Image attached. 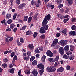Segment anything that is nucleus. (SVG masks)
<instances>
[{
    "label": "nucleus",
    "instance_id": "obj_53",
    "mask_svg": "<svg viewBox=\"0 0 76 76\" xmlns=\"http://www.w3.org/2000/svg\"><path fill=\"white\" fill-rule=\"evenodd\" d=\"M6 32H7V31H12L11 28H7V29H6Z\"/></svg>",
    "mask_w": 76,
    "mask_h": 76
},
{
    "label": "nucleus",
    "instance_id": "obj_22",
    "mask_svg": "<svg viewBox=\"0 0 76 76\" xmlns=\"http://www.w3.org/2000/svg\"><path fill=\"white\" fill-rule=\"evenodd\" d=\"M8 71L10 73H14V71H15V68H13L9 70Z\"/></svg>",
    "mask_w": 76,
    "mask_h": 76
},
{
    "label": "nucleus",
    "instance_id": "obj_49",
    "mask_svg": "<svg viewBox=\"0 0 76 76\" xmlns=\"http://www.w3.org/2000/svg\"><path fill=\"white\" fill-rule=\"evenodd\" d=\"M15 54V53L14 52H12L11 53L10 56L11 57H13L14 55Z\"/></svg>",
    "mask_w": 76,
    "mask_h": 76
},
{
    "label": "nucleus",
    "instance_id": "obj_33",
    "mask_svg": "<svg viewBox=\"0 0 76 76\" xmlns=\"http://www.w3.org/2000/svg\"><path fill=\"white\" fill-rule=\"evenodd\" d=\"M17 43L18 46H22V44H21L18 40H17Z\"/></svg>",
    "mask_w": 76,
    "mask_h": 76
},
{
    "label": "nucleus",
    "instance_id": "obj_46",
    "mask_svg": "<svg viewBox=\"0 0 76 76\" xmlns=\"http://www.w3.org/2000/svg\"><path fill=\"white\" fill-rule=\"evenodd\" d=\"M35 5H36V7H39V6H41V4L38 3L37 2V3L36 2Z\"/></svg>",
    "mask_w": 76,
    "mask_h": 76
},
{
    "label": "nucleus",
    "instance_id": "obj_5",
    "mask_svg": "<svg viewBox=\"0 0 76 76\" xmlns=\"http://www.w3.org/2000/svg\"><path fill=\"white\" fill-rule=\"evenodd\" d=\"M59 59V56H57L56 58L54 60V61H56L54 65L55 66H57L58 64H59V62H58V60Z\"/></svg>",
    "mask_w": 76,
    "mask_h": 76
},
{
    "label": "nucleus",
    "instance_id": "obj_35",
    "mask_svg": "<svg viewBox=\"0 0 76 76\" xmlns=\"http://www.w3.org/2000/svg\"><path fill=\"white\" fill-rule=\"evenodd\" d=\"M17 59L18 57H17V56L15 55L13 58V60L15 61V60H16Z\"/></svg>",
    "mask_w": 76,
    "mask_h": 76
},
{
    "label": "nucleus",
    "instance_id": "obj_16",
    "mask_svg": "<svg viewBox=\"0 0 76 76\" xmlns=\"http://www.w3.org/2000/svg\"><path fill=\"white\" fill-rule=\"evenodd\" d=\"M28 48L30 50H34V47L32 44H30L28 45Z\"/></svg>",
    "mask_w": 76,
    "mask_h": 76
},
{
    "label": "nucleus",
    "instance_id": "obj_24",
    "mask_svg": "<svg viewBox=\"0 0 76 76\" xmlns=\"http://www.w3.org/2000/svg\"><path fill=\"white\" fill-rule=\"evenodd\" d=\"M48 60L50 61V62H51V63H54L55 61L54 60L53 61V58H48Z\"/></svg>",
    "mask_w": 76,
    "mask_h": 76
},
{
    "label": "nucleus",
    "instance_id": "obj_52",
    "mask_svg": "<svg viewBox=\"0 0 76 76\" xmlns=\"http://www.w3.org/2000/svg\"><path fill=\"white\" fill-rule=\"evenodd\" d=\"M20 41L22 43H23L24 42V40H23V38H20Z\"/></svg>",
    "mask_w": 76,
    "mask_h": 76
},
{
    "label": "nucleus",
    "instance_id": "obj_56",
    "mask_svg": "<svg viewBox=\"0 0 76 76\" xmlns=\"http://www.w3.org/2000/svg\"><path fill=\"white\" fill-rule=\"evenodd\" d=\"M61 34L59 33H57L56 34V36L57 37H59L60 36Z\"/></svg>",
    "mask_w": 76,
    "mask_h": 76
},
{
    "label": "nucleus",
    "instance_id": "obj_38",
    "mask_svg": "<svg viewBox=\"0 0 76 76\" xmlns=\"http://www.w3.org/2000/svg\"><path fill=\"white\" fill-rule=\"evenodd\" d=\"M30 58V57L29 56L26 57L24 58V60H26V61L28 60H29Z\"/></svg>",
    "mask_w": 76,
    "mask_h": 76
},
{
    "label": "nucleus",
    "instance_id": "obj_12",
    "mask_svg": "<svg viewBox=\"0 0 76 76\" xmlns=\"http://www.w3.org/2000/svg\"><path fill=\"white\" fill-rule=\"evenodd\" d=\"M70 35L71 36H76V32L74 31H71L69 33Z\"/></svg>",
    "mask_w": 76,
    "mask_h": 76
},
{
    "label": "nucleus",
    "instance_id": "obj_63",
    "mask_svg": "<svg viewBox=\"0 0 76 76\" xmlns=\"http://www.w3.org/2000/svg\"><path fill=\"white\" fill-rule=\"evenodd\" d=\"M60 12L61 13H63V12H64V9L63 8L61 9L60 10Z\"/></svg>",
    "mask_w": 76,
    "mask_h": 76
},
{
    "label": "nucleus",
    "instance_id": "obj_36",
    "mask_svg": "<svg viewBox=\"0 0 76 76\" xmlns=\"http://www.w3.org/2000/svg\"><path fill=\"white\" fill-rule=\"evenodd\" d=\"M28 18V16H25L24 17V21H27V19Z\"/></svg>",
    "mask_w": 76,
    "mask_h": 76
},
{
    "label": "nucleus",
    "instance_id": "obj_20",
    "mask_svg": "<svg viewBox=\"0 0 76 76\" xmlns=\"http://www.w3.org/2000/svg\"><path fill=\"white\" fill-rule=\"evenodd\" d=\"M69 56L66 55V54L64 55L63 56V58H64L65 59H68V58H69Z\"/></svg>",
    "mask_w": 76,
    "mask_h": 76
},
{
    "label": "nucleus",
    "instance_id": "obj_42",
    "mask_svg": "<svg viewBox=\"0 0 76 76\" xmlns=\"http://www.w3.org/2000/svg\"><path fill=\"white\" fill-rule=\"evenodd\" d=\"M16 2L17 4L18 5L20 4V0H16Z\"/></svg>",
    "mask_w": 76,
    "mask_h": 76
},
{
    "label": "nucleus",
    "instance_id": "obj_26",
    "mask_svg": "<svg viewBox=\"0 0 76 76\" xmlns=\"http://www.w3.org/2000/svg\"><path fill=\"white\" fill-rule=\"evenodd\" d=\"M37 35H38V33L37 32H34L33 34V37L34 38H36Z\"/></svg>",
    "mask_w": 76,
    "mask_h": 76
},
{
    "label": "nucleus",
    "instance_id": "obj_64",
    "mask_svg": "<svg viewBox=\"0 0 76 76\" xmlns=\"http://www.w3.org/2000/svg\"><path fill=\"white\" fill-rule=\"evenodd\" d=\"M51 5H51V4L50 3H48L47 5L48 7H49L50 8Z\"/></svg>",
    "mask_w": 76,
    "mask_h": 76
},
{
    "label": "nucleus",
    "instance_id": "obj_61",
    "mask_svg": "<svg viewBox=\"0 0 76 76\" xmlns=\"http://www.w3.org/2000/svg\"><path fill=\"white\" fill-rule=\"evenodd\" d=\"M26 56V53H24L23 54V58H25Z\"/></svg>",
    "mask_w": 76,
    "mask_h": 76
},
{
    "label": "nucleus",
    "instance_id": "obj_59",
    "mask_svg": "<svg viewBox=\"0 0 76 76\" xmlns=\"http://www.w3.org/2000/svg\"><path fill=\"white\" fill-rule=\"evenodd\" d=\"M39 49L40 51H43V48H42V47H40L39 48Z\"/></svg>",
    "mask_w": 76,
    "mask_h": 76
},
{
    "label": "nucleus",
    "instance_id": "obj_30",
    "mask_svg": "<svg viewBox=\"0 0 76 76\" xmlns=\"http://www.w3.org/2000/svg\"><path fill=\"white\" fill-rule=\"evenodd\" d=\"M15 27V25L13 23H12L10 24V28H11V29H13Z\"/></svg>",
    "mask_w": 76,
    "mask_h": 76
},
{
    "label": "nucleus",
    "instance_id": "obj_47",
    "mask_svg": "<svg viewBox=\"0 0 76 76\" xmlns=\"http://www.w3.org/2000/svg\"><path fill=\"white\" fill-rule=\"evenodd\" d=\"M26 54L27 56H31V52L30 51H28Z\"/></svg>",
    "mask_w": 76,
    "mask_h": 76
},
{
    "label": "nucleus",
    "instance_id": "obj_9",
    "mask_svg": "<svg viewBox=\"0 0 76 76\" xmlns=\"http://www.w3.org/2000/svg\"><path fill=\"white\" fill-rule=\"evenodd\" d=\"M46 54L47 56L49 57H53V53L49 50H48L47 51Z\"/></svg>",
    "mask_w": 76,
    "mask_h": 76
},
{
    "label": "nucleus",
    "instance_id": "obj_6",
    "mask_svg": "<svg viewBox=\"0 0 76 76\" xmlns=\"http://www.w3.org/2000/svg\"><path fill=\"white\" fill-rule=\"evenodd\" d=\"M58 39H55L51 45V47L55 46L58 43Z\"/></svg>",
    "mask_w": 76,
    "mask_h": 76
},
{
    "label": "nucleus",
    "instance_id": "obj_39",
    "mask_svg": "<svg viewBox=\"0 0 76 76\" xmlns=\"http://www.w3.org/2000/svg\"><path fill=\"white\" fill-rule=\"evenodd\" d=\"M12 22V20L11 19H9L8 20L7 23L8 24H10Z\"/></svg>",
    "mask_w": 76,
    "mask_h": 76
},
{
    "label": "nucleus",
    "instance_id": "obj_8",
    "mask_svg": "<svg viewBox=\"0 0 76 76\" xmlns=\"http://www.w3.org/2000/svg\"><path fill=\"white\" fill-rule=\"evenodd\" d=\"M59 43L62 45V46H64L66 44H67V42L66 40L64 41V40H62L59 42Z\"/></svg>",
    "mask_w": 76,
    "mask_h": 76
},
{
    "label": "nucleus",
    "instance_id": "obj_43",
    "mask_svg": "<svg viewBox=\"0 0 76 76\" xmlns=\"http://www.w3.org/2000/svg\"><path fill=\"white\" fill-rule=\"evenodd\" d=\"M69 20V18H68L66 19H65L64 20V23H66L67 21H68Z\"/></svg>",
    "mask_w": 76,
    "mask_h": 76
},
{
    "label": "nucleus",
    "instance_id": "obj_54",
    "mask_svg": "<svg viewBox=\"0 0 76 76\" xmlns=\"http://www.w3.org/2000/svg\"><path fill=\"white\" fill-rule=\"evenodd\" d=\"M66 69L67 70H69L70 69V67L69 66L67 65L66 66Z\"/></svg>",
    "mask_w": 76,
    "mask_h": 76
},
{
    "label": "nucleus",
    "instance_id": "obj_3",
    "mask_svg": "<svg viewBox=\"0 0 76 76\" xmlns=\"http://www.w3.org/2000/svg\"><path fill=\"white\" fill-rule=\"evenodd\" d=\"M50 19H51V15L50 14H48L47 15L45 16L43 22L48 23V21H49L50 20Z\"/></svg>",
    "mask_w": 76,
    "mask_h": 76
},
{
    "label": "nucleus",
    "instance_id": "obj_23",
    "mask_svg": "<svg viewBox=\"0 0 76 76\" xmlns=\"http://www.w3.org/2000/svg\"><path fill=\"white\" fill-rule=\"evenodd\" d=\"M32 64L33 66H35L37 64V61L36 60H34L32 62Z\"/></svg>",
    "mask_w": 76,
    "mask_h": 76
},
{
    "label": "nucleus",
    "instance_id": "obj_58",
    "mask_svg": "<svg viewBox=\"0 0 76 76\" xmlns=\"http://www.w3.org/2000/svg\"><path fill=\"white\" fill-rule=\"evenodd\" d=\"M50 8H51V9H53L54 8V5H51Z\"/></svg>",
    "mask_w": 76,
    "mask_h": 76
},
{
    "label": "nucleus",
    "instance_id": "obj_37",
    "mask_svg": "<svg viewBox=\"0 0 76 76\" xmlns=\"http://www.w3.org/2000/svg\"><path fill=\"white\" fill-rule=\"evenodd\" d=\"M38 16L37 15H34L33 16V18L34 20H37V18H38Z\"/></svg>",
    "mask_w": 76,
    "mask_h": 76
},
{
    "label": "nucleus",
    "instance_id": "obj_21",
    "mask_svg": "<svg viewBox=\"0 0 76 76\" xmlns=\"http://www.w3.org/2000/svg\"><path fill=\"white\" fill-rule=\"evenodd\" d=\"M75 58V56L74 55H72L69 56V58L70 60H73Z\"/></svg>",
    "mask_w": 76,
    "mask_h": 76
},
{
    "label": "nucleus",
    "instance_id": "obj_62",
    "mask_svg": "<svg viewBox=\"0 0 76 76\" xmlns=\"http://www.w3.org/2000/svg\"><path fill=\"white\" fill-rule=\"evenodd\" d=\"M62 7H63V4H60L58 6L59 9H61Z\"/></svg>",
    "mask_w": 76,
    "mask_h": 76
},
{
    "label": "nucleus",
    "instance_id": "obj_11",
    "mask_svg": "<svg viewBox=\"0 0 76 76\" xmlns=\"http://www.w3.org/2000/svg\"><path fill=\"white\" fill-rule=\"evenodd\" d=\"M26 5V4H22L18 6V9H19V10L23 8V7L25 6Z\"/></svg>",
    "mask_w": 76,
    "mask_h": 76
},
{
    "label": "nucleus",
    "instance_id": "obj_51",
    "mask_svg": "<svg viewBox=\"0 0 76 76\" xmlns=\"http://www.w3.org/2000/svg\"><path fill=\"white\" fill-rule=\"evenodd\" d=\"M3 61L4 62H5V63H6V62L8 61V59L7 58H4L3 60Z\"/></svg>",
    "mask_w": 76,
    "mask_h": 76
},
{
    "label": "nucleus",
    "instance_id": "obj_29",
    "mask_svg": "<svg viewBox=\"0 0 76 76\" xmlns=\"http://www.w3.org/2000/svg\"><path fill=\"white\" fill-rule=\"evenodd\" d=\"M35 58V56H32L30 59V60L31 61H33V60H34Z\"/></svg>",
    "mask_w": 76,
    "mask_h": 76
},
{
    "label": "nucleus",
    "instance_id": "obj_15",
    "mask_svg": "<svg viewBox=\"0 0 76 76\" xmlns=\"http://www.w3.org/2000/svg\"><path fill=\"white\" fill-rule=\"evenodd\" d=\"M31 73L33 74V75L35 76H37V75H38V72L37 71H35V70H33L31 72Z\"/></svg>",
    "mask_w": 76,
    "mask_h": 76
},
{
    "label": "nucleus",
    "instance_id": "obj_34",
    "mask_svg": "<svg viewBox=\"0 0 76 76\" xmlns=\"http://www.w3.org/2000/svg\"><path fill=\"white\" fill-rule=\"evenodd\" d=\"M68 2V3L69 4H72L73 3V1L72 0H67Z\"/></svg>",
    "mask_w": 76,
    "mask_h": 76
},
{
    "label": "nucleus",
    "instance_id": "obj_25",
    "mask_svg": "<svg viewBox=\"0 0 76 76\" xmlns=\"http://www.w3.org/2000/svg\"><path fill=\"white\" fill-rule=\"evenodd\" d=\"M32 17L30 16L29 17L28 20V23H30L32 21Z\"/></svg>",
    "mask_w": 76,
    "mask_h": 76
},
{
    "label": "nucleus",
    "instance_id": "obj_14",
    "mask_svg": "<svg viewBox=\"0 0 76 76\" xmlns=\"http://www.w3.org/2000/svg\"><path fill=\"white\" fill-rule=\"evenodd\" d=\"M64 50L65 52H67L69 50V45H66L65 46Z\"/></svg>",
    "mask_w": 76,
    "mask_h": 76
},
{
    "label": "nucleus",
    "instance_id": "obj_4",
    "mask_svg": "<svg viewBox=\"0 0 76 76\" xmlns=\"http://www.w3.org/2000/svg\"><path fill=\"white\" fill-rule=\"evenodd\" d=\"M47 24V23L46 22L43 21L42 22V26H43L42 27L45 30H48V26Z\"/></svg>",
    "mask_w": 76,
    "mask_h": 76
},
{
    "label": "nucleus",
    "instance_id": "obj_13",
    "mask_svg": "<svg viewBox=\"0 0 76 76\" xmlns=\"http://www.w3.org/2000/svg\"><path fill=\"white\" fill-rule=\"evenodd\" d=\"M39 32L41 34H44L45 32V30L44 29L43 27H42L40 29Z\"/></svg>",
    "mask_w": 76,
    "mask_h": 76
},
{
    "label": "nucleus",
    "instance_id": "obj_27",
    "mask_svg": "<svg viewBox=\"0 0 76 76\" xmlns=\"http://www.w3.org/2000/svg\"><path fill=\"white\" fill-rule=\"evenodd\" d=\"M6 17L7 19H10L11 18V14H7Z\"/></svg>",
    "mask_w": 76,
    "mask_h": 76
},
{
    "label": "nucleus",
    "instance_id": "obj_28",
    "mask_svg": "<svg viewBox=\"0 0 76 76\" xmlns=\"http://www.w3.org/2000/svg\"><path fill=\"white\" fill-rule=\"evenodd\" d=\"M36 3V2H35L34 0H33L31 1V4L32 6H34Z\"/></svg>",
    "mask_w": 76,
    "mask_h": 76
},
{
    "label": "nucleus",
    "instance_id": "obj_40",
    "mask_svg": "<svg viewBox=\"0 0 76 76\" xmlns=\"http://www.w3.org/2000/svg\"><path fill=\"white\" fill-rule=\"evenodd\" d=\"M35 53L37 54H38V53H39V50L38 48H37L35 50Z\"/></svg>",
    "mask_w": 76,
    "mask_h": 76
},
{
    "label": "nucleus",
    "instance_id": "obj_7",
    "mask_svg": "<svg viewBox=\"0 0 76 76\" xmlns=\"http://www.w3.org/2000/svg\"><path fill=\"white\" fill-rule=\"evenodd\" d=\"M59 52L61 56H63L64 53V50L63 48L62 47H60L59 49Z\"/></svg>",
    "mask_w": 76,
    "mask_h": 76
},
{
    "label": "nucleus",
    "instance_id": "obj_45",
    "mask_svg": "<svg viewBox=\"0 0 76 76\" xmlns=\"http://www.w3.org/2000/svg\"><path fill=\"white\" fill-rule=\"evenodd\" d=\"M67 30L66 29H64L63 31H62V32L64 34H66Z\"/></svg>",
    "mask_w": 76,
    "mask_h": 76
},
{
    "label": "nucleus",
    "instance_id": "obj_10",
    "mask_svg": "<svg viewBox=\"0 0 76 76\" xmlns=\"http://www.w3.org/2000/svg\"><path fill=\"white\" fill-rule=\"evenodd\" d=\"M64 71V68H63V67L62 66H61L59 68H58L57 70V71L58 72H60V73H61V72H63Z\"/></svg>",
    "mask_w": 76,
    "mask_h": 76
},
{
    "label": "nucleus",
    "instance_id": "obj_50",
    "mask_svg": "<svg viewBox=\"0 0 76 76\" xmlns=\"http://www.w3.org/2000/svg\"><path fill=\"white\" fill-rule=\"evenodd\" d=\"M61 2H62V0H57V3L58 4L61 3Z\"/></svg>",
    "mask_w": 76,
    "mask_h": 76
},
{
    "label": "nucleus",
    "instance_id": "obj_32",
    "mask_svg": "<svg viewBox=\"0 0 76 76\" xmlns=\"http://www.w3.org/2000/svg\"><path fill=\"white\" fill-rule=\"evenodd\" d=\"M25 73L26 74H27V75H30V74H31V72L28 70H26L25 72Z\"/></svg>",
    "mask_w": 76,
    "mask_h": 76
},
{
    "label": "nucleus",
    "instance_id": "obj_2",
    "mask_svg": "<svg viewBox=\"0 0 76 76\" xmlns=\"http://www.w3.org/2000/svg\"><path fill=\"white\" fill-rule=\"evenodd\" d=\"M37 67L41 69L39 71L40 75H42L43 72H44V66L42 64H40L37 66Z\"/></svg>",
    "mask_w": 76,
    "mask_h": 76
},
{
    "label": "nucleus",
    "instance_id": "obj_18",
    "mask_svg": "<svg viewBox=\"0 0 76 76\" xmlns=\"http://www.w3.org/2000/svg\"><path fill=\"white\" fill-rule=\"evenodd\" d=\"M45 58H46V56L45 55H43L42 56L41 60L43 62H44Z\"/></svg>",
    "mask_w": 76,
    "mask_h": 76
},
{
    "label": "nucleus",
    "instance_id": "obj_1",
    "mask_svg": "<svg viewBox=\"0 0 76 76\" xmlns=\"http://www.w3.org/2000/svg\"><path fill=\"white\" fill-rule=\"evenodd\" d=\"M46 70L48 72L51 73V72H54L56 71V69L54 66H51L50 67H48L46 68Z\"/></svg>",
    "mask_w": 76,
    "mask_h": 76
},
{
    "label": "nucleus",
    "instance_id": "obj_17",
    "mask_svg": "<svg viewBox=\"0 0 76 76\" xmlns=\"http://www.w3.org/2000/svg\"><path fill=\"white\" fill-rule=\"evenodd\" d=\"M27 26H26V25H24L23 27H22L20 28V30H21L22 31H25L26 28Z\"/></svg>",
    "mask_w": 76,
    "mask_h": 76
},
{
    "label": "nucleus",
    "instance_id": "obj_44",
    "mask_svg": "<svg viewBox=\"0 0 76 76\" xmlns=\"http://www.w3.org/2000/svg\"><path fill=\"white\" fill-rule=\"evenodd\" d=\"M16 16H17V14H15L13 17V20H15V19H16Z\"/></svg>",
    "mask_w": 76,
    "mask_h": 76
},
{
    "label": "nucleus",
    "instance_id": "obj_57",
    "mask_svg": "<svg viewBox=\"0 0 76 76\" xmlns=\"http://www.w3.org/2000/svg\"><path fill=\"white\" fill-rule=\"evenodd\" d=\"M59 18L61 19H64V16L61 15H60Z\"/></svg>",
    "mask_w": 76,
    "mask_h": 76
},
{
    "label": "nucleus",
    "instance_id": "obj_55",
    "mask_svg": "<svg viewBox=\"0 0 76 76\" xmlns=\"http://www.w3.org/2000/svg\"><path fill=\"white\" fill-rule=\"evenodd\" d=\"M76 19L75 18H73L72 19L71 21L72 22H75L76 21Z\"/></svg>",
    "mask_w": 76,
    "mask_h": 76
},
{
    "label": "nucleus",
    "instance_id": "obj_60",
    "mask_svg": "<svg viewBox=\"0 0 76 76\" xmlns=\"http://www.w3.org/2000/svg\"><path fill=\"white\" fill-rule=\"evenodd\" d=\"M13 37H11V38H10V39H9L10 41L11 42V41H13Z\"/></svg>",
    "mask_w": 76,
    "mask_h": 76
},
{
    "label": "nucleus",
    "instance_id": "obj_41",
    "mask_svg": "<svg viewBox=\"0 0 76 76\" xmlns=\"http://www.w3.org/2000/svg\"><path fill=\"white\" fill-rule=\"evenodd\" d=\"M2 66L3 67H4V68H6V67H7V64L6 63L3 64L2 65Z\"/></svg>",
    "mask_w": 76,
    "mask_h": 76
},
{
    "label": "nucleus",
    "instance_id": "obj_48",
    "mask_svg": "<svg viewBox=\"0 0 76 76\" xmlns=\"http://www.w3.org/2000/svg\"><path fill=\"white\" fill-rule=\"evenodd\" d=\"M45 37V36L44 35H42L40 36V38L41 39H44Z\"/></svg>",
    "mask_w": 76,
    "mask_h": 76
},
{
    "label": "nucleus",
    "instance_id": "obj_31",
    "mask_svg": "<svg viewBox=\"0 0 76 76\" xmlns=\"http://www.w3.org/2000/svg\"><path fill=\"white\" fill-rule=\"evenodd\" d=\"M71 28L72 30L74 31L76 29V26L75 25H73L71 26Z\"/></svg>",
    "mask_w": 76,
    "mask_h": 76
},
{
    "label": "nucleus",
    "instance_id": "obj_19",
    "mask_svg": "<svg viewBox=\"0 0 76 76\" xmlns=\"http://www.w3.org/2000/svg\"><path fill=\"white\" fill-rule=\"evenodd\" d=\"M70 50L71 51H73L75 50V47L73 45H70Z\"/></svg>",
    "mask_w": 76,
    "mask_h": 76
}]
</instances>
